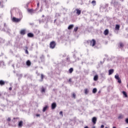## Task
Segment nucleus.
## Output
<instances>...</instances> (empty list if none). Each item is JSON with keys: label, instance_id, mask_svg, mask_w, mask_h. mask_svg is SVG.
<instances>
[{"label": "nucleus", "instance_id": "f257e3e1", "mask_svg": "<svg viewBox=\"0 0 128 128\" xmlns=\"http://www.w3.org/2000/svg\"><path fill=\"white\" fill-rule=\"evenodd\" d=\"M56 43L55 41H52L50 44V48H52V50H54V48H56Z\"/></svg>", "mask_w": 128, "mask_h": 128}, {"label": "nucleus", "instance_id": "f03ea898", "mask_svg": "<svg viewBox=\"0 0 128 128\" xmlns=\"http://www.w3.org/2000/svg\"><path fill=\"white\" fill-rule=\"evenodd\" d=\"M90 46H94L96 44V42L94 39L91 40L90 41Z\"/></svg>", "mask_w": 128, "mask_h": 128}, {"label": "nucleus", "instance_id": "7ed1b4c3", "mask_svg": "<svg viewBox=\"0 0 128 128\" xmlns=\"http://www.w3.org/2000/svg\"><path fill=\"white\" fill-rule=\"evenodd\" d=\"M114 78L116 80H118V82L119 84H120L122 82V80L120 78V76H118V74H116Z\"/></svg>", "mask_w": 128, "mask_h": 128}, {"label": "nucleus", "instance_id": "20e7f679", "mask_svg": "<svg viewBox=\"0 0 128 128\" xmlns=\"http://www.w3.org/2000/svg\"><path fill=\"white\" fill-rule=\"evenodd\" d=\"M22 19L20 18H18L16 17H13L12 20L14 22H20V21Z\"/></svg>", "mask_w": 128, "mask_h": 128}, {"label": "nucleus", "instance_id": "39448f33", "mask_svg": "<svg viewBox=\"0 0 128 128\" xmlns=\"http://www.w3.org/2000/svg\"><path fill=\"white\" fill-rule=\"evenodd\" d=\"M97 120H98V119L96 118V117H93L92 118V122L93 124H96Z\"/></svg>", "mask_w": 128, "mask_h": 128}, {"label": "nucleus", "instance_id": "423d86ee", "mask_svg": "<svg viewBox=\"0 0 128 128\" xmlns=\"http://www.w3.org/2000/svg\"><path fill=\"white\" fill-rule=\"evenodd\" d=\"M26 32V30L24 29H23L20 31V34H22V36H24Z\"/></svg>", "mask_w": 128, "mask_h": 128}, {"label": "nucleus", "instance_id": "0eeeda50", "mask_svg": "<svg viewBox=\"0 0 128 128\" xmlns=\"http://www.w3.org/2000/svg\"><path fill=\"white\" fill-rule=\"evenodd\" d=\"M52 110H54V108H56V102H53L52 104Z\"/></svg>", "mask_w": 128, "mask_h": 128}, {"label": "nucleus", "instance_id": "6e6552de", "mask_svg": "<svg viewBox=\"0 0 128 128\" xmlns=\"http://www.w3.org/2000/svg\"><path fill=\"white\" fill-rule=\"evenodd\" d=\"M76 14H78V16H80V14H82V10H80L78 8L76 9Z\"/></svg>", "mask_w": 128, "mask_h": 128}, {"label": "nucleus", "instance_id": "1a4fd4ad", "mask_svg": "<svg viewBox=\"0 0 128 128\" xmlns=\"http://www.w3.org/2000/svg\"><path fill=\"white\" fill-rule=\"evenodd\" d=\"M26 66H30L32 65V62L30 60H28L26 62Z\"/></svg>", "mask_w": 128, "mask_h": 128}, {"label": "nucleus", "instance_id": "9d476101", "mask_svg": "<svg viewBox=\"0 0 128 128\" xmlns=\"http://www.w3.org/2000/svg\"><path fill=\"white\" fill-rule=\"evenodd\" d=\"M114 69H111L108 70V74L110 76V74H114Z\"/></svg>", "mask_w": 128, "mask_h": 128}, {"label": "nucleus", "instance_id": "9b49d317", "mask_svg": "<svg viewBox=\"0 0 128 128\" xmlns=\"http://www.w3.org/2000/svg\"><path fill=\"white\" fill-rule=\"evenodd\" d=\"M6 84V82L2 80H0V86H4Z\"/></svg>", "mask_w": 128, "mask_h": 128}, {"label": "nucleus", "instance_id": "f8f14e48", "mask_svg": "<svg viewBox=\"0 0 128 128\" xmlns=\"http://www.w3.org/2000/svg\"><path fill=\"white\" fill-rule=\"evenodd\" d=\"M34 34H32V33H28V38H34Z\"/></svg>", "mask_w": 128, "mask_h": 128}, {"label": "nucleus", "instance_id": "ddd939ff", "mask_svg": "<svg viewBox=\"0 0 128 128\" xmlns=\"http://www.w3.org/2000/svg\"><path fill=\"white\" fill-rule=\"evenodd\" d=\"M98 80V75H96L94 78V80L96 82Z\"/></svg>", "mask_w": 128, "mask_h": 128}, {"label": "nucleus", "instance_id": "4468645a", "mask_svg": "<svg viewBox=\"0 0 128 128\" xmlns=\"http://www.w3.org/2000/svg\"><path fill=\"white\" fill-rule=\"evenodd\" d=\"M48 106H45L42 110V112H46V110H48Z\"/></svg>", "mask_w": 128, "mask_h": 128}, {"label": "nucleus", "instance_id": "2eb2a0df", "mask_svg": "<svg viewBox=\"0 0 128 128\" xmlns=\"http://www.w3.org/2000/svg\"><path fill=\"white\" fill-rule=\"evenodd\" d=\"M120 25L116 24V27H115V30H120Z\"/></svg>", "mask_w": 128, "mask_h": 128}, {"label": "nucleus", "instance_id": "dca6fc26", "mask_svg": "<svg viewBox=\"0 0 128 128\" xmlns=\"http://www.w3.org/2000/svg\"><path fill=\"white\" fill-rule=\"evenodd\" d=\"M25 52L26 54H28V47L27 46H25Z\"/></svg>", "mask_w": 128, "mask_h": 128}, {"label": "nucleus", "instance_id": "f3484780", "mask_svg": "<svg viewBox=\"0 0 128 128\" xmlns=\"http://www.w3.org/2000/svg\"><path fill=\"white\" fill-rule=\"evenodd\" d=\"M104 36H108V30L106 29L104 31Z\"/></svg>", "mask_w": 128, "mask_h": 128}, {"label": "nucleus", "instance_id": "a211bd4d", "mask_svg": "<svg viewBox=\"0 0 128 128\" xmlns=\"http://www.w3.org/2000/svg\"><path fill=\"white\" fill-rule=\"evenodd\" d=\"M24 122H22V121H20L18 124V126H19V128H22V124Z\"/></svg>", "mask_w": 128, "mask_h": 128}, {"label": "nucleus", "instance_id": "6ab92c4d", "mask_svg": "<svg viewBox=\"0 0 128 128\" xmlns=\"http://www.w3.org/2000/svg\"><path fill=\"white\" fill-rule=\"evenodd\" d=\"M122 94H123L125 98H128V94L126 93V92L124 91H122Z\"/></svg>", "mask_w": 128, "mask_h": 128}, {"label": "nucleus", "instance_id": "aec40b11", "mask_svg": "<svg viewBox=\"0 0 128 128\" xmlns=\"http://www.w3.org/2000/svg\"><path fill=\"white\" fill-rule=\"evenodd\" d=\"M68 30H72L74 28V24H70L68 26Z\"/></svg>", "mask_w": 128, "mask_h": 128}, {"label": "nucleus", "instance_id": "412c9836", "mask_svg": "<svg viewBox=\"0 0 128 128\" xmlns=\"http://www.w3.org/2000/svg\"><path fill=\"white\" fill-rule=\"evenodd\" d=\"M88 88H85L84 90V94H88Z\"/></svg>", "mask_w": 128, "mask_h": 128}, {"label": "nucleus", "instance_id": "4be33fe9", "mask_svg": "<svg viewBox=\"0 0 128 128\" xmlns=\"http://www.w3.org/2000/svg\"><path fill=\"white\" fill-rule=\"evenodd\" d=\"M92 4L94 6H96V0H94L92 2Z\"/></svg>", "mask_w": 128, "mask_h": 128}, {"label": "nucleus", "instance_id": "5701e85b", "mask_svg": "<svg viewBox=\"0 0 128 128\" xmlns=\"http://www.w3.org/2000/svg\"><path fill=\"white\" fill-rule=\"evenodd\" d=\"M96 92H98V90L96 89V88H94L92 90V93L93 94H96Z\"/></svg>", "mask_w": 128, "mask_h": 128}, {"label": "nucleus", "instance_id": "b1692460", "mask_svg": "<svg viewBox=\"0 0 128 128\" xmlns=\"http://www.w3.org/2000/svg\"><path fill=\"white\" fill-rule=\"evenodd\" d=\"M74 72V68H70L69 70V72L70 74H72Z\"/></svg>", "mask_w": 128, "mask_h": 128}, {"label": "nucleus", "instance_id": "393cba45", "mask_svg": "<svg viewBox=\"0 0 128 128\" xmlns=\"http://www.w3.org/2000/svg\"><path fill=\"white\" fill-rule=\"evenodd\" d=\"M41 92H46V88H42Z\"/></svg>", "mask_w": 128, "mask_h": 128}, {"label": "nucleus", "instance_id": "a878e982", "mask_svg": "<svg viewBox=\"0 0 128 128\" xmlns=\"http://www.w3.org/2000/svg\"><path fill=\"white\" fill-rule=\"evenodd\" d=\"M28 12H30V13L34 12L33 9H28Z\"/></svg>", "mask_w": 128, "mask_h": 128}, {"label": "nucleus", "instance_id": "bb28decb", "mask_svg": "<svg viewBox=\"0 0 128 128\" xmlns=\"http://www.w3.org/2000/svg\"><path fill=\"white\" fill-rule=\"evenodd\" d=\"M78 27H75L74 28V31L75 32H78Z\"/></svg>", "mask_w": 128, "mask_h": 128}, {"label": "nucleus", "instance_id": "cd10ccee", "mask_svg": "<svg viewBox=\"0 0 128 128\" xmlns=\"http://www.w3.org/2000/svg\"><path fill=\"white\" fill-rule=\"evenodd\" d=\"M120 44V48H124V44H122V42H120V44Z\"/></svg>", "mask_w": 128, "mask_h": 128}, {"label": "nucleus", "instance_id": "c85d7f7f", "mask_svg": "<svg viewBox=\"0 0 128 128\" xmlns=\"http://www.w3.org/2000/svg\"><path fill=\"white\" fill-rule=\"evenodd\" d=\"M44 76L43 74H41V80H44Z\"/></svg>", "mask_w": 128, "mask_h": 128}, {"label": "nucleus", "instance_id": "c756f323", "mask_svg": "<svg viewBox=\"0 0 128 128\" xmlns=\"http://www.w3.org/2000/svg\"><path fill=\"white\" fill-rule=\"evenodd\" d=\"M72 96L74 98H76V94L75 93H73L72 94Z\"/></svg>", "mask_w": 128, "mask_h": 128}, {"label": "nucleus", "instance_id": "7c9ffc66", "mask_svg": "<svg viewBox=\"0 0 128 128\" xmlns=\"http://www.w3.org/2000/svg\"><path fill=\"white\" fill-rule=\"evenodd\" d=\"M10 120H12V119L10 118H8L7 119V121L8 122H10Z\"/></svg>", "mask_w": 128, "mask_h": 128}, {"label": "nucleus", "instance_id": "2f4dec72", "mask_svg": "<svg viewBox=\"0 0 128 128\" xmlns=\"http://www.w3.org/2000/svg\"><path fill=\"white\" fill-rule=\"evenodd\" d=\"M126 124H128V118H127L126 119Z\"/></svg>", "mask_w": 128, "mask_h": 128}, {"label": "nucleus", "instance_id": "473e14b6", "mask_svg": "<svg viewBox=\"0 0 128 128\" xmlns=\"http://www.w3.org/2000/svg\"><path fill=\"white\" fill-rule=\"evenodd\" d=\"M44 56H40V58L41 59V60H42V58H44Z\"/></svg>", "mask_w": 128, "mask_h": 128}, {"label": "nucleus", "instance_id": "72a5a7b5", "mask_svg": "<svg viewBox=\"0 0 128 128\" xmlns=\"http://www.w3.org/2000/svg\"><path fill=\"white\" fill-rule=\"evenodd\" d=\"M60 114L61 116H62V111H60Z\"/></svg>", "mask_w": 128, "mask_h": 128}, {"label": "nucleus", "instance_id": "f704fd0d", "mask_svg": "<svg viewBox=\"0 0 128 128\" xmlns=\"http://www.w3.org/2000/svg\"><path fill=\"white\" fill-rule=\"evenodd\" d=\"M100 128H104V124H102V125H101Z\"/></svg>", "mask_w": 128, "mask_h": 128}, {"label": "nucleus", "instance_id": "c9c22d12", "mask_svg": "<svg viewBox=\"0 0 128 128\" xmlns=\"http://www.w3.org/2000/svg\"><path fill=\"white\" fill-rule=\"evenodd\" d=\"M68 82H72V78H70V79L68 80Z\"/></svg>", "mask_w": 128, "mask_h": 128}, {"label": "nucleus", "instance_id": "e433bc0d", "mask_svg": "<svg viewBox=\"0 0 128 128\" xmlns=\"http://www.w3.org/2000/svg\"><path fill=\"white\" fill-rule=\"evenodd\" d=\"M12 90V88L10 87V88H9V90Z\"/></svg>", "mask_w": 128, "mask_h": 128}, {"label": "nucleus", "instance_id": "4c0bfd02", "mask_svg": "<svg viewBox=\"0 0 128 128\" xmlns=\"http://www.w3.org/2000/svg\"><path fill=\"white\" fill-rule=\"evenodd\" d=\"M37 6H38H38H40V2H38L37 4Z\"/></svg>", "mask_w": 128, "mask_h": 128}, {"label": "nucleus", "instance_id": "58836bf2", "mask_svg": "<svg viewBox=\"0 0 128 128\" xmlns=\"http://www.w3.org/2000/svg\"><path fill=\"white\" fill-rule=\"evenodd\" d=\"M36 116H40V114H37Z\"/></svg>", "mask_w": 128, "mask_h": 128}, {"label": "nucleus", "instance_id": "ea45409f", "mask_svg": "<svg viewBox=\"0 0 128 128\" xmlns=\"http://www.w3.org/2000/svg\"><path fill=\"white\" fill-rule=\"evenodd\" d=\"M118 118H122V116H119Z\"/></svg>", "mask_w": 128, "mask_h": 128}, {"label": "nucleus", "instance_id": "a19ab883", "mask_svg": "<svg viewBox=\"0 0 128 128\" xmlns=\"http://www.w3.org/2000/svg\"><path fill=\"white\" fill-rule=\"evenodd\" d=\"M84 128H88V126H86L84 127Z\"/></svg>", "mask_w": 128, "mask_h": 128}, {"label": "nucleus", "instance_id": "79ce46f5", "mask_svg": "<svg viewBox=\"0 0 128 128\" xmlns=\"http://www.w3.org/2000/svg\"><path fill=\"white\" fill-rule=\"evenodd\" d=\"M112 128H116V126H114Z\"/></svg>", "mask_w": 128, "mask_h": 128}, {"label": "nucleus", "instance_id": "37998d69", "mask_svg": "<svg viewBox=\"0 0 128 128\" xmlns=\"http://www.w3.org/2000/svg\"><path fill=\"white\" fill-rule=\"evenodd\" d=\"M16 118H14V120H16Z\"/></svg>", "mask_w": 128, "mask_h": 128}, {"label": "nucleus", "instance_id": "c03bdc74", "mask_svg": "<svg viewBox=\"0 0 128 128\" xmlns=\"http://www.w3.org/2000/svg\"><path fill=\"white\" fill-rule=\"evenodd\" d=\"M92 128H96V126H93Z\"/></svg>", "mask_w": 128, "mask_h": 128}, {"label": "nucleus", "instance_id": "a18cd8bd", "mask_svg": "<svg viewBox=\"0 0 128 128\" xmlns=\"http://www.w3.org/2000/svg\"><path fill=\"white\" fill-rule=\"evenodd\" d=\"M2 4V2H0V4Z\"/></svg>", "mask_w": 128, "mask_h": 128}, {"label": "nucleus", "instance_id": "49530a36", "mask_svg": "<svg viewBox=\"0 0 128 128\" xmlns=\"http://www.w3.org/2000/svg\"><path fill=\"white\" fill-rule=\"evenodd\" d=\"M44 17V16H43Z\"/></svg>", "mask_w": 128, "mask_h": 128}, {"label": "nucleus", "instance_id": "de8ad7c7", "mask_svg": "<svg viewBox=\"0 0 128 128\" xmlns=\"http://www.w3.org/2000/svg\"><path fill=\"white\" fill-rule=\"evenodd\" d=\"M0 95H1V94H0Z\"/></svg>", "mask_w": 128, "mask_h": 128}]
</instances>
